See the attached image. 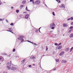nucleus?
Wrapping results in <instances>:
<instances>
[{
	"label": "nucleus",
	"instance_id": "39",
	"mask_svg": "<svg viewBox=\"0 0 73 73\" xmlns=\"http://www.w3.org/2000/svg\"><path fill=\"white\" fill-rule=\"evenodd\" d=\"M70 20V18H68V19H67V20H68V21H69V20Z\"/></svg>",
	"mask_w": 73,
	"mask_h": 73
},
{
	"label": "nucleus",
	"instance_id": "28",
	"mask_svg": "<svg viewBox=\"0 0 73 73\" xmlns=\"http://www.w3.org/2000/svg\"><path fill=\"white\" fill-rule=\"evenodd\" d=\"M2 60V57L0 56V61H1Z\"/></svg>",
	"mask_w": 73,
	"mask_h": 73
},
{
	"label": "nucleus",
	"instance_id": "18",
	"mask_svg": "<svg viewBox=\"0 0 73 73\" xmlns=\"http://www.w3.org/2000/svg\"><path fill=\"white\" fill-rule=\"evenodd\" d=\"M55 60L56 62H59V60L58 59H56Z\"/></svg>",
	"mask_w": 73,
	"mask_h": 73
},
{
	"label": "nucleus",
	"instance_id": "33",
	"mask_svg": "<svg viewBox=\"0 0 73 73\" xmlns=\"http://www.w3.org/2000/svg\"><path fill=\"white\" fill-rule=\"evenodd\" d=\"M13 52H15V49L14 48L13 49Z\"/></svg>",
	"mask_w": 73,
	"mask_h": 73
},
{
	"label": "nucleus",
	"instance_id": "4",
	"mask_svg": "<svg viewBox=\"0 0 73 73\" xmlns=\"http://www.w3.org/2000/svg\"><path fill=\"white\" fill-rule=\"evenodd\" d=\"M18 40H20L21 42H23V41H24V39L21 37H19L18 38Z\"/></svg>",
	"mask_w": 73,
	"mask_h": 73
},
{
	"label": "nucleus",
	"instance_id": "9",
	"mask_svg": "<svg viewBox=\"0 0 73 73\" xmlns=\"http://www.w3.org/2000/svg\"><path fill=\"white\" fill-rule=\"evenodd\" d=\"M25 59H23L21 61L22 64H24V63L25 62Z\"/></svg>",
	"mask_w": 73,
	"mask_h": 73
},
{
	"label": "nucleus",
	"instance_id": "6",
	"mask_svg": "<svg viewBox=\"0 0 73 73\" xmlns=\"http://www.w3.org/2000/svg\"><path fill=\"white\" fill-rule=\"evenodd\" d=\"M16 68L15 67H12L11 68V70H16Z\"/></svg>",
	"mask_w": 73,
	"mask_h": 73
},
{
	"label": "nucleus",
	"instance_id": "2",
	"mask_svg": "<svg viewBox=\"0 0 73 73\" xmlns=\"http://www.w3.org/2000/svg\"><path fill=\"white\" fill-rule=\"evenodd\" d=\"M7 29H8V30H5L4 31H8V32H11V33H12L13 34V32H12L13 31V29H12V28H8Z\"/></svg>",
	"mask_w": 73,
	"mask_h": 73
},
{
	"label": "nucleus",
	"instance_id": "23",
	"mask_svg": "<svg viewBox=\"0 0 73 73\" xmlns=\"http://www.w3.org/2000/svg\"><path fill=\"white\" fill-rule=\"evenodd\" d=\"M52 14L54 16H55V14H54V12H53L52 13Z\"/></svg>",
	"mask_w": 73,
	"mask_h": 73
},
{
	"label": "nucleus",
	"instance_id": "1",
	"mask_svg": "<svg viewBox=\"0 0 73 73\" xmlns=\"http://www.w3.org/2000/svg\"><path fill=\"white\" fill-rule=\"evenodd\" d=\"M7 65H8V66H7V69L8 70H9V69H11V63L9 62H7Z\"/></svg>",
	"mask_w": 73,
	"mask_h": 73
},
{
	"label": "nucleus",
	"instance_id": "3",
	"mask_svg": "<svg viewBox=\"0 0 73 73\" xmlns=\"http://www.w3.org/2000/svg\"><path fill=\"white\" fill-rule=\"evenodd\" d=\"M56 27V25L54 24V23H53L52 24H51L50 26V28H51L52 29H54V27Z\"/></svg>",
	"mask_w": 73,
	"mask_h": 73
},
{
	"label": "nucleus",
	"instance_id": "21",
	"mask_svg": "<svg viewBox=\"0 0 73 73\" xmlns=\"http://www.w3.org/2000/svg\"><path fill=\"white\" fill-rule=\"evenodd\" d=\"M73 49V47H72L70 48V52H71L72 51V49Z\"/></svg>",
	"mask_w": 73,
	"mask_h": 73
},
{
	"label": "nucleus",
	"instance_id": "55",
	"mask_svg": "<svg viewBox=\"0 0 73 73\" xmlns=\"http://www.w3.org/2000/svg\"><path fill=\"white\" fill-rule=\"evenodd\" d=\"M33 65L35 66V64H33Z\"/></svg>",
	"mask_w": 73,
	"mask_h": 73
},
{
	"label": "nucleus",
	"instance_id": "48",
	"mask_svg": "<svg viewBox=\"0 0 73 73\" xmlns=\"http://www.w3.org/2000/svg\"><path fill=\"white\" fill-rule=\"evenodd\" d=\"M6 21L7 22V23H8L9 21H8V20H6Z\"/></svg>",
	"mask_w": 73,
	"mask_h": 73
},
{
	"label": "nucleus",
	"instance_id": "13",
	"mask_svg": "<svg viewBox=\"0 0 73 73\" xmlns=\"http://www.w3.org/2000/svg\"><path fill=\"white\" fill-rule=\"evenodd\" d=\"M61 48H62V46H59V47H58V49H61Z\"/></svg>",
	"mask_w": 73,
	"mask_h": 73
},
{
	"label": "nucleus",
	"instance_id": "32",
	"mask_svg": "<svg viewBox=\"0 0 73 73\" xmlns=\"http://www.w3.org/2000/svg\"><path fill=\"white\" fill-rule=\"evenodd\" d=\"M3 19H0V21H3Z\"/></svg>",
	"mask_w": 73,
	"mask_h": 73
},
{
	"label": "nucleus",
	"instance_id": "57",
	"mask_svg": "<svg viewBox=\"0 0 73 73\" xmlns=\"http://www.w3.org/2000/svg\"><path fill=\"white\" fill-rule=\"evenodd\" d=\"M45 5L46 6V7H47V5Z\"/></svg>",
	"mask_w": 73,
	"mask_h": 73
},
{
	"label": "nucleus",
	"instance_id": "11",
	"mask_svg": "<svg viewBox=\"0 0 73 73\" xmlns=\"http://www.w3.org/2000/svg\"><path fill=\"white\" fill-rule=\"evenodd\" d=\"M73 37V34H71L70 35V38H71V37Z\"/></svg>",
	"mask_w": 73,
	"mask_h": 73
},
{
	"label": "nucleus",
	"instance_id": "44",
	"mask_svg": "<svg viewBox=\"0 0 73 73\" xmlns=\"http://www.w3.org/2000/svg\"><path fill=\"white\" fill-rule=\"evenodd\" d=\"M71 25H73V22L71 23Z\"/></svg>",
	"mask_w": 73,
	"mask_h": 73
},
{
	"label": "nucleus",
	"instance_id": "63",
	"mask_svg": "<svg viewBox=\"0 0 73 73\" xmlns=\"http://www.w3.org/2000/svg\"><path fill=\"white\" fill-rule=\"evenodd\" d=\"M58 1H60V0H58Z\"/></svg>",
	"mask_w": 73,
	"mask_h": 73
},
{
	"label": "nucleus",
	"instance_id": "38",
	"mask_svg": "<svg viewBox=\"0 0 73 73\" xmlns=\"http://www.w3.org/2000/svg\"><path fill=\"white\" fill-rule=\"evenodd\" d=\"M31 67H32V66H31V65H30L29 66V68H31Z\"/></svg>",
	"mask_w": 73,
	"mask_h": 73
},
{
	"label": "nucleus",
	"instance_id": "49",
	"mask_svg": "<svg viewBox=\"0 0 73 73\" xmlns=\"http://www.w3.org/2000/svg\"><path fill=\"white\" fill-rule=\"evenodd\" d=\"M31 44H33V43H34V42H31Z\"/></svg>",
	"mask_w": 73,
	"mask_h": 73
},
{
	"label": "nucleus",
	"instance_id": "46",
	"mask_svg": "<svg viewBox=\"0 0 73 73\" xmlns=\"http://www.w3.org/2000/svg\"><path fill=\"white\" fill-rule=\"evenodd\" d=\"M41 27H40L39 28L38 30L39 31L40 29H41Z\"/></svg>",
	"mask_w": 73,
	"mask_h": 73
},
{
	"label": "nucleus",
	"instance_id": "5",
	"mask_svg": "<svg viewBox=\"0 0 73 73\" xmlns=\"http://www.w3.org/2000/svg\"><path fill=\"white\" fill-rule=\"evenodd\" d=\"M40 3V1L38 0H36V1L35 2V3L36 4H39Z\"/></svg>",
	"mask_w": 73,
	"mask_h": 73
},
{
	"label": "nucleus",
	"instance_id": "17",
	"mask_svg": "<svg viewBox=\"0 0 73 73\" xmlns=\"http://www.w3.org/2000/svg\"><path fill=\"white\" fill-rule=\"evenodd\" d=\"M35 32L36 33H38V30L36 29L35 31Z\"/></svg>",
	"mask_w": 73,
	"mask_h": 73
},
{
	"label": "nucleus",
	"instance_id": "10",
	"mask_svg": "<svg viewBox=\"0 0 73 73\" xmlns=\"http://www.w3.org/2000/svg\"><path fill=\"white\" fill-rule=\"evenodd\" d=\"M61 7L62 8H65V5H64V4H62L61 5Z\"/></svg>",
	"mask_w": 73,
	"mask_h": 73
},
{
	"label": "nucleus",
	"instance_id": "56",
	"mask_svg": "<svg viewBox=\"0 0 73 73\" xmlns=\"http://www.w3.org/2000/svg\"><path fill=\"white\" fill-rule=\"evenodd\" d=\"M39 32H40V33H41V32H40V30H39Z\"/></svg>",
	"mask_w": 73,
	"mask_h": 73
},
{
	"label": "nucleus",
	"instance_id": "37",
	"mask_svg": "<svg viewBox=\"0 0 73 73\" xmlns=\"http://www.w3.org/2000/svg\"><path fill=\"white\" fill-rule=\"evenodd\" d=\"M32 2H33V4L34 5L35 4V2H34V1H33Z\"/></svg>",
	"mask_w": 73,
	"mask_h": 73
},
{
	"label": "nucleus",
	"instance_id": "61",
	"mask_svg": "<svg viewBox=\"0 0 73 73\" xmlns=\"http://www.w3.org/2000/svg\"><path fill=\"white\" fill-rule=\"evenodd\" d=\"M54 53V52H53V53Z\"/></svg>",
	"mask_w": 73,
	"mask_h": 73
},
{
	"label": "nucleus",
	"instance_id": "41",
	"mask_svg": "<svg viewBox=\"0 0 73 73\" xmlns=\"http://www.w3.org/2000/svg\"><path fill=\"white\" fill-rule=\"evenodd\" d=\"M20 37H21V38H24V37L23 36H21Z\"/></svg>",
	"mask_w": 73,
	"mask_h": 73
},
{
	"label": "nucleus",
	"instance_id": "59",
	"mask_svg": "<svg viewBox=\"0 0 73 73\" xmlns=\"http://www.w3.org/2000/svg\"><path fill=\"white\" fill-rule=\"evenodd\" d=\"M23 13H25V12H24Z\"/></svg>",
	"mask_w": 73,
	"mask_h": 73
},
{
	"label": "nucleus",
	"instance_id": "34",
	"mask_svg": "<svg viewBox=\"0 0 73 73\" xmlns=\"http://www.w3.org/2000/svg\"><path fill=\"white\" fill-rule=\"evenodd\" d=\"M73 17H72L70 18V20H73Z\"/></svg>",
	"mask_w": 73,
	"mask_h": 73
},
{
	"label": "nucleus",
	"instance_id": "12",
	"mask_svg": "<svg viewBox=\"0 0 73 73\" xmlns=\"http://www.w3.org/2000/svg\"><path fill=\"white\" fill-rule=\"evenodd\" d=\"M69 48H67L66 49L65 51L67 52H68V51H69Z\"/></svg>",
	"mask_w": 73,
	"mask_h": 73
},
{
	"label": "nucleus",
	"instance_id": "29",
	"mask_svg": "<svg viewBox=\"0 0 73 73\" xmlns=\"http://www.w3.org/2000/svg\"><path fill=\"white\" fill-rule=\"evenodd\" d=\"M61 44V43H59L58 44V46H59V45H60Z\"/></svg>",
	"mask_w": 73,
	"mask_h": 73
},
{
	"label": "nucleus",
	"instance_id": "20",
	"mask_svg": "<svg viewBox=\"0 0 73 73\" xmlns=\"http://www.w3.org/2000/svg\"><path fill=\"white\" fill-rule=\"evenodd\" d=\"M63 27H65L66 26V24H65V23H63Z\"/></svg>",
	"mask_w": 73,
	"mask_h": 73
},
{
	"label": "nucleus",
	"instance_id": "35",
	"mask_svg": "<svg viewBox=\"0 0 73 73\" xmlns=\"http://www.w3.org/2000/svg\"><path fill=\"white\" fill-rule=\"evenodd\" d=\"M33 1H34V0H30V2H32H32H33Z\"/></svg>",
	"mask_w": 73,
	"mask_h": 73
},
{
	"label": "nucleus",
	"instance_id": "30",
	"mask_svg": "<svg viewBox=\"0 0 73 73\" xmlns=\"http://www.w3.org/2000/svg\"><path fill=\"white\" fill-rule=\"evenodd\" d=\"M21 8H23L24 7V6L23 5H21Z\"/></svg>",
	"mask_w": 73,
	"mask_h": 73
},
{
	"label": "nucleus",
	"instance_id": "51",
	"mask_svg": "<svg viewBox=\"0 0 73 73\" xmlns=\"http://www.w3.org/2000/svg\"><path fill=\"white\" fill-rule=\"evenodd\" d=\"M2 4V3H0V5H1Z\"/></svg>",
	"mask_w": 73,
	"mask_h": 73
},
{
	"label": "nucleus",
	"instance_id": "31",
	"mask_svg": "<svg viewBox=\"0 0 73 73\" xmlns=\"http://www.w3.org/2000/svg\"><path fill=\"white\" fill-rule=\"evenodd\" d=\"M53 71H56V68H55L53 70Z\"/></svg>",
	"mask_w": 73,
	"mask_h": 73
},
{
	"label": "nucleus",
	"instance_id": "19",
	"mask_svg": "<svg viewBox=\"0 0 73 73\" xmlns=\"http://www.w3.org/2000/svg\"><path fill=\"white\" fill-rule=\"evenodd\" d=\"M62 62H64V63H66V61L64 60H64H62Z\"/></svg>",
	"mask_w": 73,
	"mask_h": 73
},
{
	"label": "nucleus",
	"instance_id": "27",
	"mask_svg": "<svg viewBox=\"0 0 73 73\" xmlns=\"http://www.w3.org/2000/svg\"><path fill=\"white\" fill-rule=\"evenodd\" d=\"M54 45H56V46H57V45H58V44H57V43H55L54 44Z\"/></svg>",
	"mask_w": 73,
	"mask_h": 73
},
{
	"label": "nucleus",
	"instance_id": "16",
	"mask_svg": "<svg viewBox=\"0 0 73 73\" xmlns=\"http://www.w3.org/2000/svg\"><path fill=\"white\" fill-rule=\"evenodd\" d=\"M25 3H26V2L25 0L23 1L22 2V3L23 4H24Z\"/></svg>",
	"mask_w": 73,
	"mask_h": 73
},
{
	"label": "nucleus",
	"instance_id": "60",
	"mask_svg": "<svg viewBox=\"0 0 73 73\" xmlns=\"http://www.w3.org/2000/svg\"><path fill=\"white\" fill-rule=\"evenodd\" d=\"M49 34H51V33H50Z\"/></svg>",
	"mask_w": 73,
	"mask_h": 73
},
{
	"label": "nucleus",
	"instance_id": "14",
	"mask_svg": "<svg viewBox=\"0 0 73 73\" xmlns=\"http://www.w3.org/2000/svg\"><path fill=\"white\" fill-rule=\"evenodd\" d=\"M26 10L27 11H29V12H30V10H28V8L27 7V6L26 8Z\"/></svg>",
	"mask_w": 73,
	"mask_h": 73
},
{
	"label": "nucleus",
	"instance_id": "45",
	"mask_svg": "<svg viewBox=\"0 0 73 73\" xmlns=\"http://www.w3.org/2000/svg\"><path fill=\"white\" fill-rule=\"evenodd\" d=\"M11 9H13V8H14L13 7H11Z\"/></svg>",
	"mask_w": 73,
	"mask_h": 73
},
{
	"label": "nucleus",
	"instance_id": "53",
	"mask_svg": "<svg viewBox=\"0 0 73 73\" xmlns=\"http://www.w3.org/2000/svg\"><path fill=\"white\" fill-rule=\"evenodd\" d=\"M10 63L11 64H12V61H10Z\"/></svg>",
	"mask_w": 73,
	"mask_h": 73
},
{
	"label": "nucleus",
	"instance_id": "26",
	"mask_svg": "<svg viewBox=\"0 0 73 73\" xmlns=\"http://www.w3.org/2000/svg\"><path fill=\"white\" fill-rule=\"evenodd\" d=\"M27 42H30V43H32V42H31V41L29 40H27Z\"/></svg>",
	"mask_w": 73,
	"mask_h": 73
},
{
	"label": "nucleus",
	"instance_id": "62",
	"mask_svg": "<svg viewBox=\"0 0 73 73\" xmlns=\"http://www.w3.org/2000/svg\"><path fill=\"white\" fill-rule=\"evenodd\" d=\"M40 68H41V66H40Z\"/></svg>",
	"mask_w": 73,
	"mask_h": 73
},
{
	"label": "nucleus",
	"instance_id": "47",
	"mask_svg": "<svg viewBox=\"0 0 73 73\" xmlns=\"http://www.w3.org/2000/svg\"><path fill=\"white\" fill-rule=\"evenodd\" d=\"M71 32V30H70L69 31V33H70Z\"/></svg>",
	"mask_w": 73,
	"mask_h": 73
},
{
	"label": "nucleus",
	"instance_id": "52",
	"mask_svg": "<svg viewBox=\"0 0 73 73\" xmlns=\"http://www.w3.org/2000/svg\"><path fill=\"white\" fill-rule=\"evenodd\" d=\"M10 56H11V54H10L9 55H8V56H9V57H10Z\"/></svg>",
	"mask_w": 73,
	"mask_h": 73
},
{
	"label": "nucleus",
	"instance_id": "24",
	"mask_svg": "<svg viewBox=\"0 0 73 73\" xmlns=\"http://www.w3.org/2000/svg\"><path fill=\"white\" fill-rule=\"evenodd\" d=\"M13 25H14V24H13V23H11L10 24V25L11 26H13Z\"/></svg>",
	"mask_w": 73,
	"mask_h": 73
},
{
	"label": "nucleus",
	"instance_id": "25",
	"mask_svg": "<svg viewBox=\"0 0 73 73\" xmlns=\"http://www.w3.org/2000/svg\"><path fill=\"white\" fill-rule=\"evenodd\" d=\"M33 43V44H34V45H35L36 46H37V45L35 43Z\"/></svg>",
	"mask_w": 73,
	"mask_h": 73
},
{
	"label": "nucleus",
	"instance_id": "42",
	"mask_svg": "<svg viewBox=\"0 0 73 73\" xmlns=\"http://www.w3.org/2000/svg\"><path fill=\"white\" fill-rule=\"evenodd\" d=\"M48 48H46V51L48 50Z\"/></svg>",
	"mask_w": 73,
	"mask_h": 73
},
{
	"label": "nucleus",
	"instance_id": "22",
	"mask_svg": "<svg viewBox=\"0 0 73 73\" xmlns=\"http://www.w3.org/2000/svg\"><path fill=\"white\" fill-rule=\"evenodd\" d=\"M16 12L17 13H19V10H16Z\"/></svg>",
	"mask_w": 73,
	"mask_h": 73
},
{
	"label": "nucleus",
	"instance_id": "43",
	"mask_svg": "<svg viewBox=\"0 0 73 73\" xmlns=\"http://www.w3.org/2000/svg\"><path fill=\"white\" fill-rule=\"evenodd\" d=\"M68 27V25H67L66 24V26H65V27Z\"/></svg>",
	"mask_w": 73,
	"mask_h": 73
},
{
	"label": "nucleus",
	"instance_id": "15",
	"mask_svg": "<svg viewBox=\"0 0 73 73\" xmlns=\"http://www.w3.org/2000/svg\"><path fill=\"white\" fill-rule=\"evenodd\" d=\"M35 58H36V57L35 56H33L32 57H31V59L34 60V59H35Z\"/></svg>",
	"mask_w": 73,
	"mask_h": 73
},
{
	"label": "nucleus",
	"instance_id": "64",
	"mask_svg": "<svg viewBox=\"0 0 73 73\" xmlns=\"http://www.w3.org/2000/svg\"><path fill=\"white\" fill-rule=\"evenodd\" d=\"M64 36V35H63V36Z\"/></svg>",
	"mask_w": 73,
	"mask_h": 73
},
{
	"label": "nucleus",
	"instance_id": "36",
	"mask_svg": "<svg viewBox=\"0 0 73 73\" xmlns=\"http://www.w3.org/2000/svg\"><path fill=\"white\" fill-rule=\"evenodd\" d=\"M70 29H72V28H73V26H71L70 27Z\"/></svg>",
	"mask_w": 73,
	"mask_h": 73
},
{
	"label": "nucleus",
	"instance_id": "7",
	"mask_svg": "<svg viewBox=\"0 0 73 73\" xmlns=\"http://www.w3.org/2000/svg\"><path fill=\"white\" fill-rule=\"evenodd\" d=\"M29 15L28 14H27L25 16V18L26 19H28L29 17Z\"/></svg>",
	"mask_w": 73,
	"mask_h": 73
},
{
	"label": "nucleus",
	"instance_id": "58",
	"mask_svg": "<svg viewBox=\"0 0 73 73\" xmlns=\"http://www.w3.org/2000/svg\"><path fill=\"white\" fill-rule=\"evenodd\" d=\"M43 56H45V55H43Z\"/></svg>",
	"mask_w": 73,
	"mask_h": 73
},
{
	"label": "nucleus",
	"instance_id": "54",
	"mask_svg": "<svg viewBox=\"0 0 73 73\" xmlns=\"http://www.w3.org/2000/svg\"><path fill=\"white\" fill-rule=\"evenodd\" d=\"M57 2H58V0H56Z\"/></svg>",
	"mask_w": 73,
	"mask_h": 73
},
{
	"label": "nucleus",
	"instance_id": "50",
	"mask_svg": "<svg viewBox=\"0 0 73 73\" xmlns=\"http://www.w3.org/2000/svg\"><path fill=\"white\" fill-rule=\"evenodd\" d=\"M50 32H53V31H51Z\"/></svg>",
	"mask_w": 73,
	"mask_h": 73
},
{
	"label": "nucleus",
	"instance_id": "40",
	"mask_svg": "<svg viewBox=\"0 0 73 73\" xmlns=\"http://www.w3.org/2000/svg\"><path fill=\"white\" fill-rule=\"evenodd\" d=\"M61 2V1H58V3H60Z\"/></svg>",
	"mask_w": 73,
	"mask_h": 73
},
{
	"label": "nucleus",
	"instance_id": "8",
	"mask_svg": "<svg viewBox=\"0 0 73 73\" xmlns=\"http://www.w3.org/2000/svg\"><path fill=\"white\" fill-rule=\"evenodd\" d=\"M64 52L63 51L61 52L59 54L60 56H62L63 54H64Z\"/></svg>",
	"mask_w": 73,
	"mask_h": 73
}]
</instances>
